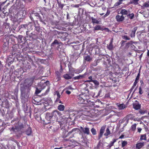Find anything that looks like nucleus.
I'll return each mask as SVG.
<instances>
[{"mask_svg": "<svg viewBox=\"0 0 149 149\" xmlns=\"http://www.w3.org/2000/svg\"><path fill=\"white\" fill-rule=\"evenodd\" d=\"M105 130V127L104 126H102L101 128L100 131V133L98 136V139H100L102 137Z\"/></svg>", "mask_w": 149, "mask_h": 149, "instance_id": "9", "label": "nucleus"}, {"mask_svg": "<svg viewBox=\"0 0 149 149\" xmlns=\"http://www.w3.org/2000/svg\"><path fill=\"white\" fill-rule=\"evenodd\" d=\"M65 93L68 95H69L71 93V92L70 91L68 90H67L65 91Z\"/></svg>", "mask_w": 149, "mask_h": 149, "instance_id": "53", "label": "nucleus"}, {"mask_svg": "<svg viewBox=\"0 0 149 149\" xmlns=\"http://www.w3.org/2000/svg\"><path fill=\"white\" fill-rule=\"evenodd\" d=\"M27 47H26L25 48H24L23 49V51H26V50H27Z\"/></svg>", "mask_w": 149, "mask_h": 149, "instance_id": "59", "label": "nucleus"}, {"mask_svg": "<svg viewBox=\"0 0 149 149\" xmlns=\"http://www.w3.org/2000/svg\"><path fill=\"white\" fill-rule=\"evenodd\" d=\"M140 76V72H139L138 73V74L136 77L135 80L138 81V80L139 79V78Z\"/></svg>", "mask_w": 149, "mask_h": 149, "instance_id": "51", "label": "nucleus"}, {"mask_svg": "<svg viewBox=\"0 0 149 149\" xmlns=\"http://www.w3.org/2000/svg\"><path fill=\"white\" fill-rule=\"evenodd\" d=\"M124 135H121L119 137V139H122L124 138Z\"/></svg>", "mask_w": 149, "mask_h": 149, "instance_id": "58", "label": "nucleus"}, {"mask_svg": "<svg viewBox=\"0 0 149 149\" xmlns=\"http://www.w3.org/2000/svg\"><path fill=\"white\" fill-rule=\"evenodd\" d=\"M144 146L143 143L140 142L136 144V148L138 149H140Z\"/></svg>", "mask_w": 149, "mask_h": 149, "instance_id": "21", "label": "nucleus"}, {"mask_svg": "<svg viewBox=\"0 0 149 149\" xmlns=\"http://www.w3.org/2000/svg\"><path fill=\"white\" fill-rule=\"evenodd\" d=\"M15 121H16L17 123H18L19 122V118H14L13 120H12L11 123H13Z\"/></svg>", "mask_w": 149, "mask_h": 149, "instance_id": "40", "label": "nucleus"}, {"mask_svg": "<svg viewBox=\"0 0 149 149\" xmlns=\"http://www.w3.org/2000/svg\"><path fill=\"white\" fill-rule=\"evenodd\" d=\"M78 129L77 128H73L71 131H70L68 133H67V132L66 131L63 132L62 136L64 138H65L68 137L69 138L68 139H64V140L66 141H70V139L72 138L73 136V135H72L70 136H69L70 134L72 132L74 131H76L77 130H78Z\"/></svg>", "mask_w": 149, "mask_h": 149, "instance_id": "3", "label": "nucleus"}, {"mask_svg": "<svg viewBox=\"0 0 149 149\" xmlns=\"http://www.w3.org/2000/svg\"><path fill=\"white\" fill-rule=\"evenodd\" d=\"M102 144V143L101 142V141L100 140L98 142V144L97 145V147L98 148H100V146Z\"/></svg>", "mask_w": 149, "mask_h": 149, "instance_id": "46", "label": "nucleus"}, {"mask_svg": "<svg viewBox=\"0 0 149 149\" xmlns=\"http://www.w3.org/2000/svg\"><path fill=\"white\" fill-rule=\"evenodd\" d=\"M122 147L123 148L125 147L127 144V142L126 141H122Z\"/></svg>", "mask_w": 149, "mask_h": 149, "instance_id": "37", "label": "nucleus"}, {"mask_svg": "<svg viewBox=\"0 0 149 149\" xmlns=\"http://www.w3.org/2000/svg\"><path fill=\"white\" fill-rule=\"evenodd\" d=\"M52 114L53 117H54L55 118L57 117V116H60L62 115L61 113L57 110H55L53 111L52 113Z\"/></svg>", "mask_w": 149, "mask_h": 149, "instance_id": "10", "label": "nucleus"}, {"mask_svg": "<svg viewBox=\"0 0 149 149\" xmlns=\"http://www.w3.org/2000/svg\"><path fill=\"white\" fill-rule=\"evenodd\" d=\"M49 81H47L44 82V83L40 82L38 86L36 88V89L35 93L37 95L40 93L41 91L45 89L46 86L48 87L47 89L46 90L45 93H44V95H46L47 93L49 92V86H47V83H49Z\"/></svg>", "mask_w": 149, "mask_h": 149, "instance_id": "2", "label": "nucleus"}, {"mask_svg": "<svg viewBox=\"0 0 149 149\" xmlns=\"http://www.w3.org/2000/svg\"><path fill=\"white\" fill-rule=\"evenodd\" d=\"M143 8H145L149 7V1H146L143 4L142 6Z\"/></svg>", "mask_w": 149, "mask_h": 149, "instance_id": "27", "label": "nucleus"}, {"mask_svg": "<svg viewBox=\"0 0 149 149\" xmlns=\"http://www.w3.org/2000/svg\"><path fill=\"white\" fill-rule=\"evenodd\" d=\"M139 112L140 114H143L147 113V111L146 110H142L141 109L139 111Z\"/></svg>", "mask_w": 149, "mask_h": 149, "instance_id": "39", "label": "nucleus"}, {"mask_svg": "<svg viewBox=\"0 0 149 149\" xmlns=\"http://www.w3.org/2000/svg\"><path fill=\"white\" fill-rule=\"evenodd\" d=\"M30 18L32 20V21H33L34 20H33V17L31 16H30Z\"/></svg>", "mask_w": 149, "mask_h": 149, "instance_id": "63", "label": "nucleus"}, {"mask_svg": "<svg viewBox=\"0 0 149 149\" xmlns=\"http://www.w3.org/2000/svg\"><path fill=\"white\" fill-rule=\"evenodd\" d=\"M55 34H58V36H57V38H60L62 41H65L66 39V35L67 33L63 32H60L56 30L54 31Z\"/></svg>", "mask_w": 149, "mask_h": 149, "instance_id": "4", "label": "nucleus"}, {"mask_svg": "<svg viewBox=\"0 0 149 149\" xmlns=\"http://www.w3.org/2000/svg\"><path fill=\"white\" fill-rule=\"evenodd\" d=\"M85 74L82 75H79L77 76H75L73 78V80L76 79H83L85 77Z\"/></svg>", "mask_w": 149, "mask_h": 149, "instance_id": "14", "label": "nucleus"}, {"mask_svg": "<svg viewBox=\"0 0 149 149\" xmlns=\"http://www.w3.org/2000/svg\"><path fill=\"white\" fill-rule=\"evenodd\" d=\"M72 88L71 86H70L66 87L65 88V90H72Z\"/></svg>", "mask_w": 149, "mask_h": 149, "instance_id": "49", "label": "nucleus"}, {"mask_svg": "<svg viewBox=\"0 0 149 149\" xmlns=\"http://www.w3.org/2000/svg\"><path fill=\"white\" fill-rule=\"evenodd\" d=\"M136 123L134 124L131 127V129L133 131H134L136 129Z\"/></svg>", "mask_w": 149, "mask_h": 149, "instance_id": "38", "label": "nucleus"}, {"mask_svg": "<svg viewBox=\"0 0 149 149\" xmlns=\"http://www.w3.org/2000/svg\"><path fill=\"white\" fill-rule=\"evenodd\" d=\"M110 11L109 10H108L107 12L104 15V17H105L109 15L110 13Z\"/></svg>", "mask_w": 149, "mask_h": 149, "instance_id": "45", "label": "nucleus"}, {"mask_svg": "<svg viewBox=\"0 0 149 149\" xmlns=\"http://www.w3.org/2000/svg\"><path fill=\"white\" fill-rule=\"evenodd\" d=\"M84 59L88 62H90L92 60V58L89 55H87L84 57Z\"/></svg>", "mask_w": 149, "mask_h": 149, "instance_id": "28", "label": "nucleus"}, {"mask_svg": "<svg viewBox=\"0 0 149 149\" xmlns=\"http://www.w3.org/2000/svg\"><path fill=\"white\" fill-rule=\"evenodd\" d=\"M122 38L123 39L127 40H130V38L128 37L127 36L124 35L123 36Z\"/></svg>", "mask_w": 149, "mask_h": 149, "instance_id": "41", "label": "nucleus"}, {"mask_svg": "<svg viewBox=\"0 0 149 149\" xmlns=\"http://www.w3.org/2000/svg\"><path fill=\"white\" fill-rule=\"evenodd\" d=\"M37 98H35L34 99H33V100L36 102H37V103H39L40 102V101H37Z\"/></svg>", "mask_w": 149, "mask_h": 149, "instance_id": "56", "label": "nucleus"}, {"mask_svg": "<svg viewBox=\"0 0 149 149\" xmlns=\"http://www.w3.org/2000/svg\"><path fill=\"white\" fill-rule=\"evenodd\" d=\"M52 117L53 116L52 113H46L45 118L47 120H50Z\"/></svg>", "mask_w": 149, "mask_h": 149, "instance_id": "20", "label": "nucleus"}, {"mask_svg": "<svg viewBox=\"0 0 149 149\" xmlns=\"http://www.w3.org/2000/svg\"><path fill=\"white\" fill-rule=\"evenodd\" d=\"M91 131L93 135H95L97 134V132L96 130L94 128H92L91 130Z\"/></svg>", "mask_w": 149, "mask_h": 149, "instance_id": "35", "label": "nucleus"}, {"mask_svg": "<svg viewBox=\"0 0 149 149\" xmlns=\"http://www.w3.org/2000/svg\"><path fill=\"white\" fill-rule=\"evenodd\" d=\"M57 109L60 111H63L65 109V106L63 105L60 104L58 106Z\"/></svg>", "mask_w": 149, "mask_h": 149, "instance_id": "25", "label": "nucleus"}, {"mask_svg": "<svg viewBox=\"0 0 149 149\" xmlns=\"http://www.w3.org/2000/svg\"><path fill=\"white\" fill-rule=\"evenodd\" d=\"M147 55L148 56H149V50H148V51H147Z\"/></svg>", "mask_w": 149, "mask_h": 149, "instance_id": "60", "label": "nucleus"}, {"mask_svg": "<svg viewBox=\"0 0 149 149\" xmlns=\"http://www.w3.org/2000/svg\"><path fill=\"white\" fill-rule=\"evenodd\" d=\"M57 98L56 99V101H57V100H59V98H60L61 95L60 94L59 92H57Z\"/></svg>", "mask_w": 149, "mask_h": 149, "instance_id": "47", "label": "nucleus"}, {"mask_svg": "<svg viewBox=\"0 0 149 149\" xmlns=\"http://www.w3.org/2000/svg\"><path fill=\"white\" fill-rule=\"evenodd\" d=\"M113 38L111 39V40L109 44L107 46V48L110 50H112L113 49Z\"/></svg>", "mask_w": 149, "mask_h": 149, "instance_id": "15", "label": "nucleus"}, {"mask_svg": "<svg viewBox=\"0 0 149 149\" xmlns=\"http://www.w3.org/2000/svg\"><path fill=\"white\" fill-rule=\"evenodd\" d=\"M69 14L68 13H67V19H68L69 18Z\"/></svg>", "mask_w": 149, "mask_h": 149, "instance_id": "62", "label": "nucleus"}, {"mask_svg": "<svg viewBox=\"0 0 149 149\" xmlns=\"http://www.w3.org/2000/svg\"><path fill=\"white\" fill-rule=\"evenodd\" d=\"M68 68L69 74H66L63 76V77L65 79H70L74 76V73L79 74L82 71V70L73 68L71 65H68Z\"/></svg>", "mask_w": 149, "mask_h": 149, "instance_id": "1", "label": "nucleus"}, {"mask_svg": "<svg viewBox=\"0 0 149 149\" xmlns=\"http://www.w3.org/2000/svg\"><path fill=\"white\" fill-rule=\"evenodd\" d=\"M140 0H132L130 2L131 4H133L134 5H137L138 3V1Z\"/></svg>", "mask_w": 149, "mask_h": 149, "instance_id": "34", "label": "nucleus"}, {"mask_svg": "<svg viewBox=\"0 0 149 149\" xmlns=\"http://www.w3.org/2000/svg\"><path fill=\"white\" fill-rule=\"evenodd\" d=\"M79 4H76L73 7L76 8H78L79 7Z\"/></svg>", "mask_w": 149, "mask_h": 149, "instance_id": "55", "label": "nucleus"}, {"mask_svg": "<svg viewBox=\"0 0 149 149\" xmlns=\"http://www.w3.org/2000/svg\"><path fill=\"white\" fill-rule=\"evenodd\" d=\"M26 134L28 136L30 135L32 133V130L31 127H28L25 131Z\"/></svg>", "mask_w": 149, "mask_h": 149, "instance_id": "23", "label": "nucleus"}, {"mask_svg": "<svg viewBox=\"0 0 149 149\" xmlns=\"http://www.w3.org/2000/svg\"><path fill=\"white\" fill-rule=\"evenodd\" d=\"M140 139L141 140H146V135L144 134L141 135Z\"/></svg>", "mask_w": 149, "mask_h": 149, "instance_id": "36", "label": "nucleus"}, {"mask_svg": "<svg viewBox=\"0 0 149 149\" xmlns=\"http://www.w3.org/2000/svg\"><path fill=\"white\" fill-rule=\"evenodd\" d=\"M56 44L59 45L60 46V45H62V43L61 42H59L57 40L55 39L51 44V46H53L54 44Z\"/></svg>", "mask_w": 149, "mask_h": 149, "instance_id": "19", "label": "nucleus"}, {"mask_svg": "<svg viewBox=\"0 0 149 149\" xmlns=\"http://www.w3.org/2000/svg\"><path fill=\"white\" fill-rule=\"evenodd\" d=\"M61 147H60V148H55L54 149H61Z\"/></svg>", "mask_w": 149, "mask_h": 149, "instance_id": "64", "label": "nucleus"}, {"mask_svg": "<svg viewBox=\"0 0 149 149\" xmlns=\"http://www.w3.org/2000/svg\"><path fill=\"white\" fill-rule=\"evenodd\" d=\"M127 16L130 19H133L134 17V14L133 13H130H130H128Z\"/></svg>", "mask_w": 149, "mask_h": 149, "instance_id": "24", "label": "nucleus"}, {"mask_svg": "<svg viewBox=\"0 0 149 149\" xmlns=\"http://www.w3.org/2000/svg\"><path fill=\"white\" fill-rule=\"evenodd\" d=\"M57 1L58 8L61 9L62 10L65 5L64 4L61 3V2H59L58 0H57Z\"/></svg>", "mask_w": 149, "mask_h": 149, "instance_id": "26", "label": "nucleus"}, {"mask_svg": "<svg viewBox=\"0 0 149 149\" xmlns=\"http://www.w3.org/2000/svg\"><path fill=\"white\" fill-rule=\"evenodd\" d=\"M117 140V139H113L112 141H110L109 145L108 146L109 148H111L113 145L114 143Z\"/></svg>", "mask_w": 149, "mask_h": 149, "instance_id": "22", "label": "nucleus"}, {"mask_svg": "<svg viewBox=\"0 0 149 149\" xmlns=\"http://www.w3.org/2000/svg\"><path fill=\"white\" fill-rule=\"evenodd\" d=\"M20 29H28V26L27 24H21L20 26Z\"/></svg>", "mask_w": 149, "mask_h": 149, "instance_id": "31", "label": "nucleus"}, {"mask_svg": "<svg viewBox=\"0 0 149 149\" xmlns=\"http://www.w3.org/2000/svg\"><path fill=\"white\" fill-rule=\"evenodd\" d=\"M123 0H119L117 2L115 3L114 4V6H117L120 5L122 3V1Z\"/></svg>", "mask_w": 149, "mask_h": 149, "instance_id": "30", "label": "nucleus"}, {"mask_svg": "<svg viewBox=\"0 0 149 149\" xmlns=\"http://www.w3.org/2000/svg\"><path fill=\"white\" fill-rule=\"evenodd\" d=\"M138 131L139 132H140L142 130V129L141 128L138 127L137 128Z\"/></svg>", "mask_w": 149, "mask_h": 149, "instance_id": "54", "label": "nucleus"}, {"mask_svg": "<svg viewBox=\"0 0 149 149\" xmlns=\"http://www.w3.org/2000/svg\"><path fill=\"white\" fill-rule=\"evenodd\" d=\"M17 125H16L14 127H12L10 129L11 131L15 132V130L17 131H19L22 128L24 127V125L22 123H20L19 122L17 123Z\"/></svg>", "mask_w": 149, "mask_h": 149, "instance_id": "5", "label": "nucleus"}, {"mask_svg": "<svg viewBox=\"0 0 149 149\" xmlns=\"http://www.w3.org/2000/svg\"><path fill=\"white\" fill-rule=\"evenodd\" d=\"M77 102L80 104L86 103V102H87L84 95L82 94H81L79 96V98L77 100Z\"/></svg>", "mask_w": 149, "mask_h": 149, "instance_id": "6", "label": "nucleus"}, {"mask_svg": "<svg viewBox=\"0 0 149 149\" xmlns=\"http://www.w3.org/2000/svg\"><path fill=\"white\" fill-rule=\"evenodd\" d=\"M80 129L81 132H82L85 134L88 135L90 134L89 129L88 127H81Z\"/></svg>", "mask_w": 149, "mask_h": 149, "instance_id": "8", "label": "nucleus"}, {"mask_svg": "<svg viewBox=\"0 0 149 149\" xmlns=\"http://www.w3.org/2000/svg\"><path fill=\"white\" fill-rule=\"evenodd\" d=\"M116 19L117 21L120 22L123 21L124 20L125 17L122 15L121 16L117 15L116 17Z\"/></svg>", "mask_w": 149, "mask_h": 149, "instance_id": "11", "label": "nucleus"}, {"mask_svg": "<svg viewBox=\"0 0 149 149\" xmlns=\"http://www.w3.org/2000/svg\"><path fill=\"white\" fill-rule=\"evenodd\" d=\"M94 29L95 30H107V31H109V29L108 28H105L104 29L102 27H101V26L100 25H97L95 26V27L94 28Z\"/></svg>", "mask_w": 149, "mask_h": 149, "instance_id": "13", "label": "nucleus"}, {"mask_svg": "<svg viewBox=\"0 0 149 149\" xmlns=\"http://www.w3.org/2000/svg\"><path fill=\"white\" fill-rule=\"evenodd\" d=\"M105 97L107 98H111L110 97V93H108L106 94L105 95Z\"/></svg>", "mask_w": 149, "mask_h": 149, "instance_id": "50", "label": "nucleus"}, {"mask_svg": "<svg viewBox=\"0 0 149 149\" xmlns=\"http://www.w3.org/2000/svg\"><path fill=\"white\" fill-rule=\"evenodd\" d=\"M34 15L35 16L38 17L37 18L39 19L41 22L45 24V23L44 22L43 20V19L44 18V17L43 15L42 14H41V15H40L39 13H34Z\"/></svg>", "mask_w": 149, "mask_h": 149, "instance_id": "7", "label": "nucleus"}, {"mask_svg": "<svg viewBox=\"0 0 149 149\" xmlns=\"http://www.w3.org/2000/svg\"><path fill=\"white\" fill-rule=\"evenodd\" d=\"M130 11L129 10H127L125 9H122L120 12V14L123 15H127V16L128 13H130Z\"/></svg>", "mask_w": 149, "mask_h": 149, "instance_id": "12", "label": "nucleus"}, {"mask_svg": "<svg viewBox=\"0 0 149 149\" xmlns=\"http://www.w3.org/2000/svg\"><path fill=\"white\" fill-rule=\"evenodd\" d=\"M137 29V27H134L132 31V33L130 35V36L132 38L134 37L135 36V33L136 30Z\"/></svg>", "mask_w": 149, "mask_h": 149, "instance_id": "18", "label": "nucleus"}, {"mask_svg": "<svg viewBox=\"0 0 149 149\" xmlns=\"http://www.w3.org/2000/svg\"><path fill=\"white\" fill-rule=\"evenodd\" d=\"M139 94L140 95H141L143 93V90L141 88V86H140L139 88Z\"/></svg>", "mask_w": 149, "mask_h": 149, "instance_id": "44", "label": "nucleus"}, {"mask_svg": "<svg viewBox=\"0 0 149 149\" xmlns=\"http://www.w3.org/2000/svg\"><path fill=\"white\" fill-rule=\"evenodd\" d=\"M133 108L135 110H138L141 108V105L139 103H134L133 104Z\"/></svg>", "mask_w": 149, "mask_h": 149, "instance_id": "17", "label": "nucleus"}, {"mask_svg": "<svg viewBox=\"0 0 149 149\" xmlns=\"http://www.w3.org/2000/svg\"><path fill=\"white\" fill-rule=\"evenodd\" d=\"M110 134V131L108 128H107L106 130V132L105 133L104 135L105 136H107Z\"/></svg>", "mask_w": 149, "mask_h": 149, "instance_id": "33", "label": "nucleus"}, {"mask_svg": "<svg viewBox=\"0 0 149 149\" xmlns=\"http://www.w3.org/2000/svg\"><path fill=\"white\" fill-rule=\"evenodd\" d=\"M91 19L92 20V23H93V24H94V23H96V24H99V22L98 20H97L96 19H95V18L93 17H92L91 18Z\"/></svg>", "mask_w": 149, "mask_h": 149, "instance_id": "32", "label": "nucleus"}, {"mask_svg": "<svg viewBox=\"0 0 149 149\" xmlns=\"http://www.w3.org/2000/svg\"><path fill=\"white\" fill-rule=\"evenodd\" d=\"M92 82H93L96 85H98L99 84V82L97 80H93Z\"/></svg>", "mask_w": 149, "mask_h": 149, "instance_id": "43", "label": "nucleus"}, {"mask_svg": "<svg viewBox=\"0 0 149 149\" xmlns=\"http://www.w3.org/2000/svg\"><path fill=\"white\" fill-rule=\"evenodd\" d=\"M101 59H96L95 60L94 62L95 63V65H96L97 64V63L100 62V61Z\"/></svg>", "mask_w": 149, "mask_h": 149, "instance_id": "48", "label": "nucleus"}, {"mask_svg": "<svg viewBox=\"0 0 149 149\" xmlns=\"http://www.w3.org/2000/svg\"><path fill=\"white\" fill-rule=\"evenodd\" d=\"M138 82V81H137L136 80H135L134 83V84H133V86H135L137 83Z\"/></svg>", "mask_w": 149, "mask_h": 149, "instance_id": "52", "label": "nucleus"}, {"mask_svg": "<svg viewBox=\"0 0 149 149\" xmlns=\"http://www.w3.org/2000/svg\"><path fill=\"white\" fill-rule=\"evenodd\" d=\"M116 105L118 107L119 109L120 110L123 109L126 107L125 105L124 104H120L119 103H117Z\"/></svg>", "mask_w": 149, "mask_h": 149, "instance_id": "16", "label": "nucleus"}, {"mask_svg": "<svg viewBox=\"0 0 149 149\" xmlns=\"http://www.w3.org/2000/svg\"><path fill=\"white\" fill-rule=\"evenodd\" d=\"M36 30L37 31H38L40 29L39 27L38 26L35 27Z\"/></svg>", "mask_w": 149, "mask_h": 149, "instance_id": "57", "label": "nucleus"}, {"mask_svg": "<svg viewBox=\"0 0 149 149\" xmlns=\"http://www.w3.org/2000/svg\"><path fill=\"white\" fill-rule=\"evenodd\" d=\"M135 86H133L131 89H130V90H131V91H132L134 88Z\"/></svg>", "mask_w": 149, "mask_h": 149, "instance_id": "61", "label": "nucleus"}, {"mask_svg": "<svg viewBox=\"0 0 149 149\" xmlns=\"http://www.w3.org/2000/svg\"><path fill=\"white\" fill-rule=\"evenodd\" d=\"M56 75L57 77V78L58 79V80H59L61 79V73L58 71H56L55 72Z\"/></svg>", "mask_w": 149, "mask_h": 149, "instance_id": "29", "label": "nucleus"}, {"mask_svg": "<svg viewBox=\"0 0 149 149\" xmlns=\"http://www.w3.org/2000/svg\"><path fill=\"white\" fill-rule=\"evenodd\" d=\"M88 79H89V80H87L86 81V82H92L93 80H92V77L91 76H90L88 78Z\"/></svg>", "mask_w": 149, "mask_h": 149, "instance_id": "42", "label": "nucleus"}]
</instances>
